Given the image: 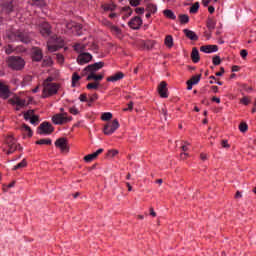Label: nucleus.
I'll use <instances>...</instances> for the list:
<instances>
[{
	"label": "nucleus",
	"instance_id": "f257e3e1",
	"mask_svg": "<svg viewBox=\"0 0 256 256\" xmlns=\"http://www.w3.org/2000/svg\"><path fill=\"white\" fill-rule=\"evenodd\" d=\"M6 37L12 43L15 41H20L21 43H31V36L27 32H21L19 30H7Z\"/></svg>",
	"mask_w": 256,
	"mask_h": 256
},
{
	"label": "nucleus",
	"instance_id": "f03ea898",
	"mask_svg": "<svg viewBox=\"0 0 256 256\" xmlns=\"http://www.w3.org/2000/svg\"><path fill=\"white\" fill-rule=\"evenodd\" d=\"M51 81H53V79L48 78L43 83V99H47V97H52V95H57V91H59V84L52 83Z\"/></svg>",
	"mask_w": 256,
	"mask_h": 256
},
{
	"label": "nucleus",
	"instance_id": "7ed1b4c3",
	"mask_svg": "<svg viewBox=\"0 0 256 256\" xmlns=\"http://www.w3.org/2000/svg\"><path fill=\"white\" fill-rule=\"evenodd\" d=\"M8 67L14 71H21L25 67V60L20 56H10L7 60Z\"/></svg>",
	"mask_w": 256,
	"mask_h": 256
},
{
	"label": "nucleus",
	"instance_id": "20e7f679",
	"mask_svg": "<svg viewBox=\"0 0 256 256\" xmlns=\"http://www.w3.org/2000/svg\"><path fill=\"white\" fill-rule=\"evenodd\" d=\"M103 67H105V62L90 64L83 70V75L96 74L97 71H99V69H103Z\"/></svg>",
	"mask_w": 256,
	"mask_h": 256
},
{
	"label": "nucleus",
	"instance_id": "39448f33",
	"mask_svg": "<svg viewBox=\"0 0 256 256\" xmlns=\"http://www.w3.org/2000/svg\"><path fill=\"white\" fill-rule=\"evenodd\" d=\"M69 121H71V117H68L67 113H58L52 117V123H54V125H65V123H69Z\"/></svg>",
	"mask_w": 256,
	"mask_h": 256
},
{
	"label": "nucleus",
	"instance_id": "423d86ee",
	"mask_svg": "<svg viewBox=\"0 0 256 256\" xmlns=\"http://www.w3.org/2000/svg\"><path fill=\"white\" fill-rule=\"evenodd\" d=\"M117 129H119V120L115 119L104 126L103 133L104 135H113Z\"/></svg>",
	"mask_w": 256,
	"mask_h": 256
},
{
	"label": "nucleus",
	"instance_id": "0eeeda50",
	"mask_svg": "<svg viewBox=\"0 0 256 256\" xmlns=\"http://www.w3.org/2000/svg\"><path fill=\"white\" fill-rule=\"evenodd\" d=\"M53 131H55V128H53V125L49 122H43L38 127L39 135H51Z\"/></svg>",
	"mask_w": 256,
	"mask_h": 256
},
{
	"label": "nucleus",
	"instance_id": "6e6552de",
	"mask_svg": "<svg viewBox=\"0 0 256 256\" xmlns=\"http://www.w3.org/2000/svg\"><path fill=\"white\" fill-rule=\"evenodd\" d=\"M10 105H16V111H20L23 107H27V100L21 99L19 96H15L8 100Z\"/></svg>",
	"mask_w": 256,
	"mask_h": 256
},
{
	"label": "nucleus",
	"instance_id": "1a4fd4ad",
	"mask_svg": "<svg viewBox=\"0 0 256 256\" xmlns=\"http://www.w3.org/2000/svg\"><path fill=\"white\" fill-rule=\"evenodd\" d=\"M32 61L39 63L43 60V50L39 47H33L31 50Z\"/></svg>",
	"mask_w": 256,
	"mask_h": 256
},
{
	"label": "nucleus",
	"instance_id": "9d476101",
	"mask_svg": "<svg viewBox=\"0 0 256 256\" xmlns=\"http://www.w3.org/2000/svg\"><path fill=\"white\" fill-rule=\"evenodd\" d=\"M128 25L131 29L137 31L138 29H141V25H143V20H141V17L136 16L128 22Z\"/></svg>",
	"mask_w": 256,
	"mask_h": 256
},
{
	"label": "nucleus",
	"instance_id": "9b49d317",
	"mask_svg": "<svg viewBox=\"0 0 256 256\" xmlns=\"http://www.w3.org/2000/svg\"><path fill=\"white\" fill-rule=\"evenodd\" d=\"M91 59H93V56L90 53L82 52L78 56L77 62L79 63V65H85V64L89 63V61H91Z\"/></svg>",
	"mask_w": 256,
	"mask_h": 256
},
{
	"label": "nucleus",
	"instance_id": "f8f14e48",
	"mask_svg": "<svg viewBox=\"0 0 256 256\" xmlns=\"http://www.w3.org/2000/svg\"><path fill=\"white\" fill-rule=\"evenodd\" d=\"M55 146L61 149L62 153L69 151V147L67 146L66 138H59L55 141Z\"/></svg>",
	"mask_w": 256,
	"mask_h": 256
},
{
	"label": "nucleus",
	"instance_id": "ddd939ff",
	"mask_svg": "<svg viewBox=\"0 0 256 256\" xmlns=\"http://www.w3.org/2000/svg\"><path fill=\"white\" fill-rule=\"evenodd\" d=\"M158 93L162 99H167V97H169V94H167V82L162 81L158 85Z\"/></svg>",
	"mask_w": 256,
	"mask_h": 256
},
{
	"label": "nucleus",
	"instance_id": "4468645a",
	"mask_svg": "<svg viewBox=\"0 0 256 256\" xmlns=\"http://www.w3.org/2000/svg\"><path fill=\"white\" fill-rule=\"evenodd\" d=\"M11 95V91L9 90V86L0 82V97L1 99H9Z\"/></svg>",
	"mask_w": 256,
	"mask_h": 256
},
{
	"label": "nucleus",
	"instance_id": "2eb2a0df",
	"mask_svg": "<svg viewBox=\"0 0 256 256\" xmlns=\"http://www.w3.org/2000/svg\"><path fill=\"white\" fill-rule=\"evenodd\" d=\"M40 33L42 37H49V35H51V25L47 22H43L40 26Z\"/></svg>",
	"mask_w": 256,
	"mask_h": 256
},
{
	"label": "nucleus",
	"instance_id": "dca6fc26",
	"mask_svg": "<svg viewBox=\"0 0 256 256\" xmlns=\"http://www.w3.org/2000/svg\"><path fill=\"white\" fill-rule=\"evenodd\" d=\"M202 53H217L219 47L217 45H204L200 47Z\"/></svg>",
	"mask_w": 256,
	"mask_h": 256
},
{
	"label": "nucleus",
	"instance_id": "f3484780",
	"mask_svg": "<svg viewBox=\"0 0 256 256\" xmlns=\"http://www.w3.org/2000/svg\"><path fill=\"white\" fill-rule=\"evenodd\" d=\"M101 153H103V148L98 149L96 152L92 153V154H88L84 157V161H86V163H91V161H94V159H97V157H99V155H101Z\"/></svg>",
	"mask_w": 256,
	"mask_h": 256
},
{
	"label": "nucleus",
	"instance_id": "a211bd4d",
	"mask_svg": "<svg viewBox=\"0 0 256 256\" xmlns=\"http://www.w3.org/2000/svg\"><path fill=\"white\" fill-rule=\"evenodd\" d=\"M104 77L105 76L103 74H88L86 80L94 81V83H99L100 81H103Z\"/></svg>",
	"mask_w": 256,
	"mask_h": 256
},
{
	"label": "nucleus",
	"instance_id": "6ab92c4d",
	"mask_svg": "<svg viewBox=\"0 0 256 256\" xmlns=\"http://www.w3.org/2000/svg\"><path fill=\"white\" fill-rule=\"evenodd\" d=\"M123 77H125V74H123L122 72H117L116 74L108 77L107 81L115 83L116 81H121Z\"/></svg>",
	"mask_w": 256,
	"mask_h": 256
},
{
	"label": "nucleus",
	"instance_id": "aec40b11",
	"mask_svg": "<svg viewBox=\"0 0 256 256\" xmlns=\"http://www.w3.org/2000/svg\"><path fill=\"white\" fill-rule=\"evenodd\" d=\"M183 33L186 35V37L188 39H190L191 41H197V39H199V36H197V34H195V32L189 30V29H184Z\"/></svg>",
	"mask_w": 256,
	"mask_h": 256
},
{
	"label": "nucleus",
	"instance_id": "412c9836",
	"mask_svg": "<svg viewBox=\"0 0 256 256\" xmlns=\"http://www.w3.org/2000/svg\"><path fill=\"white\" fill-rule=\"evenodd\" d=\"M108 27L110 29V31L113 33V35H118V37H121V29L115 25H113V23H109L108 22Z\"/></svg>",
	"mask_w": 256,
	"mask_h": 256
},
{
	"label": "nucleus",
	"instance_id": "4be33fe9",
	"mask_svg": "<svg viewBox=\"0 0 256 256\" xmlns=\"http://www.w3.org/2000/svg\"><path fill=\"white\" fill-rule=\"evenodd\" d=\"M191 59L193 63H199L201 58L199 57V50H197V48L192 49Z\"/></svg>",
	"mask_w": 256,
	"mask_h": 256
},
{
	"label": "nucleus",
	"instance_id": "5701e85b",
	"mask_svg": "<svg viewBox=\"0 0 256 256\" xmlns=\"http://www.w3.org/2000/svg\"><path fill=\"white\" fill-rule=\"evenodd\" d=\"M21 131L28 135V137H33V130H31V127H29L27 124H23L21 126Z\"/></svg>",
	"mask_w": 256,
	"mask_h": 256
},
{
	"label": "nucleus",
	"instance_id": "b1692460",
	"mask_svg": "<svg viewBox=\"0 0 256 256\" xmlns=\"http://www.w3.org/2000/svg\"><path fill=\"white\" fill-rule=\"evenodd\" d=\"M163 14L165 15V17H167V19H172L173 21L174 19H177V16L173 12V10L166 9L163 11Z\"/></svg>",
	"mask_w": 256,
	"mask_h": 256
},
{
	"label": "nucleus",
	"instance_id": "393cba45",
	"mask_svg": "<svg viewBox=\"0 0 256 256\" xmlns=\"http://www.w3.org/2000/svg\"><path fill=\"white\" fill-rule=\"evenodd\" d=\"M206 25L209 31H213V29H215V26L217 25V22L213 18H208Z\"/></svg>",
	"mask_w": 256,
	"mask_h": 256
},
{
	"label": "nucleus",
	"instance_id": "a878e982",
	"mask_svg": "<svg viewBox=\"0 0 256 256\" xmlns=\"http://www.w3.org/2000/svg\"><path fill=\"white\" fill-rule=\"evenodd\" d=\"M17 149H19V144L15 142L14 144L8 146V151L6 152V154L12 155V153H15V151H17Z\"/></svg>",
	"mask_w": 256,
	"mask_h": 256
},
{
	"label": "nucleus",
	"instance_id": "bb28decb",
	"mask_svg": "<svg viewBox=\"0 0 256 256\" xmlns=\"http://www.w3.org/2000/svg\"><path fill=\"white\" fill-rule=\"evenodd\" d=\"M146 11L152 15H155V13H157V5L148 4L146 7Z\"/></svg>",
	"mask_w": 256,
	"mask_h": 256
},
{
	"label": "nucleus",
	"instance_id": "cd10ccee",
	"mask_svg": "<svg viewBox=\"0 0 256 256\" xmlns=\"http://www.w3.org/2000/svg\"><path fill=\"white\" fill-rule=\"evenodd\" d=\"M164 43H165L166 47H169V49H171V47H173V36L167 35L164 40Z\"/></svg>",
	"mask_w": 256,
	"mask_h": 256
},
{
	"label": "nucleus",
	"instance_id": "c85d7f7f",
	"mask_svg": "<svg viewBox=\"0 0 256 256\" xmlns=\"http://www.w3.org/2000/svg\"><path fill=\"white\" fill-rule=\"evenodd\" d=\"M64 43L61 42V44L59 46L57 45H48V51H50V53H55V51H58L59 49H61L63 47Z\"/></svg>",
	"mask_w": 256,
	"mask_h": 256
},
{
	"label": "nucleus",
	"instance_id": "c756f323",
	"mask_svg": "<svg viewBox=\"0 0 256 256\" xmlns=\"http://www.w3.org/2000/svg\"><path fill=\"white\" fill-rule=\"evenodd\" d=\"M51 65H53V60L50 57L43 58L42 67H51Z\"/></svg>",
	"mask_w": 256,
	"mask_h": 256
},
{
	"label": "nucleus",
	"instance_id": "7c9ffc66",
	"mask_svg": "<svg viewBox=\"0 0 256 256\" xmlns=\"http://www.w3.org/2000/svg\"><path fill=\"white\" fill-rule=\"evenodd\" d=\"M74 51H77V53H84L83 51H85V44H75L74 45Z\"/></svg>",
	"mask_w": 256,
	"mask_h": 256
},
{
	"label": "nucleus",
	"instance_id": "2f4dec72",
	"mask_svg": "<svg viewBox=\"0 0 256 256\" xmlns=\"http://www.w3.org/2000/svg\"><path fill=\"white\" fill-rule=\"evenodd\" d=\"M102 121H111L113 119V114L111 112H105L101 116Z\"/></svg>",
	"mask_w": 256,
	"mask_h": 256
},
{
	"label": "nucleus",
	"instance_id": "473e14b6",
	"mask_svg": "<svg viewBox=\"0 0 256 256\" xmlns=\"http://www.w3.org/2000/svg\"><path fill=\"white\" fill-rule=\"evenodd\" d=\"M81 80V76L77 72L72 74V87H75V83H78Z\"/></svg>",
	"mask_w": 256,
	"mask_h": 256
},
{
	"label": "nucleus",
	"instance_id": "72a5a7b5",
	"mask_svg": "<svg viewBox=\"0 0 256 256\" xmlns=\"http://www.w3.org/2000/svg\"><path fill=\"white\" fill-rule=\"evenodd\" d=\"M99 85H100L99 82H91V83L87 84L86 88L88 90H91V89L97 90V89H99Z\"/></svg>",
	"mask_w": 256,
	"mask_h": 256
},
{
	"label": "nucleus",
	"instance_id": "f704fd0d",
	"mask_svg": "<svg viewBox=\"0 0 256 256\" xmlns=\"http://www.w3.org/2000/svg\"><path fill=\"white\" fill-rule=\"evenodd\" d=\"M51 143H52V141L49 138L40 139V140L36 141V145H51Z\"/></svg>",
	"mask_w": 256,
	"mask_h": 256
},
{
	"label": "nucleus",
	"instance_id": "c9c22d12",
	"mask_svg": "<svg viewBox=\"0 0 256 256\" xmlns=\"http://www.w3.org/2000/svg\"><path fill=\"white\" fill-rule=\"evenodd\" d=\"M189 81L192 82L194 85H197V83H199V81H201V74L192 76Z\"/></svg>",
	"mask_w": 256,
	"mask_h": 256
},
{
	"label": "nucleus",
	"instance_id": "e433bc0d",
	"mask_svg": "<svg viewBox=\"0 0 256 256\" xmlns=\"http://www.w3.org/2000/svg\"><path fill=\"white\" fill-rule=\"evenodd\" d=\"M180 23H189V16L187 14H180L179 15Z\"/></svg>",
	"mask_w": 256,
	"mask_h": 256
},
{
	"label": "nucleus",
	"instance_id": "4c0bfd02",
	"mask_svg": "<svg viewBox=\"0 0 256 256\" xmlns=\"http://www.w3.org/2000/svg\"><path fill=\"white\" fill-rule=\"evenodd\" d=\"M23 167H27V161L25 160H22L20 163L14 166L13 170L17 171V169H23Z\"/></svg>",
	"mask_w": 256,
	"mask_h": 256
},
{
	"label": "nucleus",
	"instance_id": "58836bf2",
	"mask_svg": "<svg viewBox=\"0 0 256 256\" xmlns=\"http://www.w3.org/2000/svg\"><path fill=\"white\" fill-rule=\"evenodd\" d=\"M199 11V2L194 3L191 7H190V13H192L193 15L195 13H197Z\"/></svg>",
	"mask_w": 256,
	"mask_h": 256
},
{
	"label": "nucleus",
	"instance_id": "ea45409f",
	"mask_svg": "<svg viewBox=\"0 0 256 256\" xmlns=\"http://www.w3.org/2000/svg\"><path fill=\"white\" fill-rule=\"evenodd\" d=\"M5 141H6V145H8V147H9V145H13V144L17 143V140H15V138H13V136H7Z\"/></svg>",
	"mask_w": 256,
	"mask_h": 256
},
{
	"label": "nucleus",
	"instance_id": "a19ab883",
	"mask_svg": "<svg viewBox=\"0 0 256 256\" xmlns=\"http://www.w3.org/2000/svg\"><path fill=\"white\" fill-rule=\"evenodd\" d=\"M33 110H29L27 112L24 113V119L25 121H30V119L34 116L33 114Z\"/></svg>",
	"mask_w": 256,
	"mask_h": 256
},
{
	"label": "nucleus",
	"instance_id": "79ce46f5",
	"mask_svg": "<svg viewBox=\"0 0 256 256\" xmlns=\"http://www.w3.org/2000/svg\"><path fill=\"white\" fill-rule=\"evenodd\" d=\"M239 129L241 133H246L247 129H249V126L245 122H241L239 125Z\"/></svg>",
	"mask_w": 256,
	"mask_h": 256
},
{
	"label": "nucleus",
	"instance_id": "37998d69",
	"mask_svg": "<svg viewBox=\"0 0 256 256\" xmlns=\"http://www.w3.org/2000/svg\"><path fill=\"white\" fill-rule=\"evenodd\" d=\"M4 9H5V11H6V13H12V11H13V3H6L5 5H4Z\"/></svg>",
	"mask_w": 256,
	"mask_h": 256
},
{
	"label": "nucleus",
	"instance_id": "c03bdc74",
	"mask_svg": "<svg viewBox=\"0 0 256 256\" xmlns=\"http://www.w3.org/2000/svg\"><path fill=\"white\" fill-rule=\"evenodd\" d=\"M155 46V42L154 41H148L146 43H144V47L145 49H153V47Z\"/></svg>",
	"mask_w": 256,
	"mask_h": 256
},
{
	"label": "nucleus",
	"instance_id": "a18cd8bd",
	"mask_svg": "<svg viewBox=\"0 0 256 256\" xmlns=\"http://www.w3.org/2000/svg\"><path fill=\"white\" fill-rule=\"evenodd\" d=\"M30 123L32 125H37V123H39V116L34 115L31 119H30Z\"/></svg>",
	"mask_w": 256,
	"mask_h": 256
},
{
	"label": "nucleus",
	"instance_id": "49530a36",
	"mask_svg": "<svg viewBox=\"0 0 256 256\" xmlns=\"http://www.w3.org/2000/svg\"><path fill=\"white\" fill-rule=\"evenodd\" d=\"M97 99H99V96L97 94H93L88 98V103H94Z\"/></svg>",
	"mask_w": 256,
	"mask_h": 256
},
{
	"label": "nucleus",
	"instance_id": "de8ad7c7",
	"mask_svg": "<svg viewBox=\"0 0 256 256\" xmlns=\"http://www.w3.org/2000/svg\"><path fill=\"white\" fill-rule=\"evenodd\" d=\"M212 62L213 65H221V58L219 56H214Z\"/></svg>",
	"mask_w": 256,
	"mask_h": 256
},
{
	"label": "nucleus",
	"instance_id": "09e8293b",
	"mask_svg": "<svg viewBox=\"0 0 256 256\" xmlns=\"http://www.w3.org/2000/svg\"><path fill=\"white\" fill-rule=\"evenodd\" d=\"M129 2L132 7H138V5H141V0H129Z\"/></svg>",
	"mask_w": 256,
	"mask_h": 256
},
{
	"label": "nucleus",
	"instance_id": "8fccbe9b",
	"mask_svg": "<svg viewBox=\"0 0 256 256\" xmlns=\"http://www.w3.org/2000/svg\"><path fill=\"white\" fill-rule=\"evenodd\" d=\"M79 99L82 103H88L89 101V98H87V94H81Z\"/></svg>",
	"mask_w": 256,
	"mask_h": 256
},
{
	"label": "nucleus",
	"instance_id": "3c124183",
	"mask_svg": "<svg viewBox=\"0 0 256 256\" xmlns=\"http://www.w3.org/2000/svg\"><path fill=\"white\" fill-rule=\"evenodd\" d=\"M123 11H125L127 13V17H131V15L133 14V10H131V7H129V6L124 7Z\"/></svg>",
	"mask_w": 256,
	"mask_h": 256
},
{
	"label": "nucleus",
	"instance_id": "603ef678",
	"mask_svg": "<svg viewBox=\"0 0 256 256\" xmlns=\"http://www.w3.org/2000/svg\"><path fill=\"white\" fill-rule=\"evenodd\" d=\"M14 49L11 45H8L6 48H5V53L6 55H11V53H13Z\"/></svg>",
	"mask_w": 256,
	"mask_h": 256
},
{
	"label": "nucleus",
	"instance_id": "864d4df0",
	"mask_svg": "<svg viewBox=\"0 0 256 256\" xmlns=\"http://www.w3.org/2000/svg\"><path fill=\"white\" fill-rule=\"evenodd\" d=\"M118 153H119V151H117V150H109L108 157H115V155H117Z\"/></svg>",
	"mask_w": 256,
	"mask_h": 256
},
{
	"label": "nucleus",
	"instance_id": "5fc2aeb1",
	"mask_svg": "<svg viewBox=\"0 0 256 256\" xmlns=\"http://www.w3.org/2000/svg\"><path fill=\"white\" fill-rule=\"evenodd\" d=\"M240 55H241L242 59H246L247 55H249V53L247 52V50L243 49L240 51Z\"/></svg>",
	"mask_w": 256,
	"mask_h": 256
},
{
	"label": "nucleus",
	"instance_id": "6e6d98bb",
	"mask_svg": "<svg viewBox=\"0 0 256 256\" xmlns=\"http://www.w3.org/2000/svg\"><path fill=\"white\" fill-rule=\"evenodd\" d=\"M135 12H136L138 15H143V13H145V8H142V7L136 8V9H135Z\"/></svg>",
	"mask_w": 256,
	"mask_h": 256
},
{
	"label": "nucleus",
	"instance_id": "4d7b16f0",
	"mask_svg": "<svg viewBox=\"0 0 256 256\" xmlns=\"http://www.w3.org/2000/svg\"><path fill=\"white\" fill-rule=\"evenodd\" d=\"M115 10V6L113 5H106L104 7V11H114Z\"/></svg>",
	"mask_w": 256,
	"mask_h": 256
},
{
	"label": "nucleus",
	"instance_id": "13d9d810",
	"mask_svg": "<svg viewBox=\"0 0 256 256\" xmlns=\"http://www.w3.org/2000/svg\"><path fill=\"white\" fill-rule=\"evenodd\" d=\"M123 111H133V102H129L128 107L124 108Z\"/></svg>",
	"mask_w": 256,
	"mask_h": 256
},
{
	"label": "nucleus",
	"instance_id": "bf43d9fd",
	"mask_svg": "<svg viewBox=\"0 0 256 256\" xmlns=\"http://www.w3.org/2000/svg\"><path fill=\"white\" fill-rule=\"evenodd\" d=\"M223 73H225V68L221 67L220 72H216V77H221L223 76Z\"/></svg>",
	"mask_w": 256,
	"mask_h": 256
},
{
	"label": "nucleus",
	"instance_id": "052dcab7",
	"mask_svg": "<svg viewBox=\"0 0 256 256\" xmlns=\"http://www.w3.org/2000/svg\"><path fill=\"white\" fill-rule=\"evenodd\" d=\"M193 85H195L194 83H192L190 80L187 81V90L191 91V89H193Z\"/></svg>",
	"mask_w": 256,
	"mask_h": 256
},
{
	"label": "nucleus",
	"instance_id": "680f3d73",
	"mask_svg": "<svg viewBox=\"0 0 256 256\" xmlns=\"http://www.w3.org/2000/svg\"><path fill=\"white\" fill-rule=\"evenodd\" d=\"M56 59H57L58 63H63V61H64L63 55H61V54H57Z\"/></svg>",
	"mask_w": 256,
	"mask_h": 256
},
{
	"label": "nucleus",
	"instance_id": "e2e57ef3",
	"mask_svg": "<svg viewBox=\"0 0 256 256\" xmlns=\"http://www.w3.org/2000/svg\"><path fill=\"white\" fill-rule=\"evenodd\" d=\"M182 151H189V142H185V145H182Z\"/></svg>",
	"mask_w": 256,
	"mask_h": 256
},
{
	"label": "nucleus",
	"instance_id": "0e129e2a",
	"mask_svg": "<svg viewBox=\"0 0 256 256\" xmlns=\"http://www.w3.org/2000/svg\"><path fill=\"white\" fill-rule=\"evenodd\" d=\"M241 103H243L244 105H249V98L248 97H243L241 100Z\"/></svg>",
	"mask_w": 256,
	"mask_h": 256
},
{
	"label": "nucleus",
	"instance_id": "69168bd1",
	"mask_svg": "<svg viewBox=\"0 0 256 256\" xmlns=\"http://www.w3.org/2000/svg\"><path fill=\"white\" fill-rule=\"evenodd\" d=\"M70 113H71L72 115H78L79 110H77V108H70Z\"/></svg>",
	"mask_w": 256,
	"mask_h": 256
},
{
	"label": "nucleus",
	"instance_id": "338daca9",
	"mask_svg": "<svg viewBox=\"0 0 256 256\" xmlns=\"http://www.w3.org/2000/svg\"><path fill=\"white\" fill-rule=\"evenodd\" d=\"M67 29H73V27H76L75 22H71L66 24Z\"/></svg>",
	"mask_w": 256,
	"mask_h": 256
},
{
	"label": "nucleus",
	"instance_id": "774afa93",
	"mask_svg": "<svg viewBox=\"0 0 256 256\" xmlns=\"http://www.w3.org/2000/svg\"><path fill=\"white\" fill-rule=\"evenodd\" d=\"M222 147H224V148L229 147V144L227 143V140L222 141Z\"/></svg>",
	"mask_w": 256,
	"mask_h": 256
}]
</instances>
